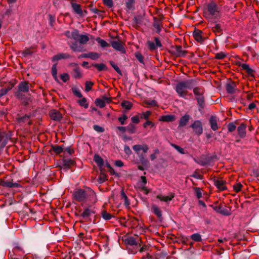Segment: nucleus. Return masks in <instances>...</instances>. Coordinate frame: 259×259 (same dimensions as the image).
Returning a JSON list of instances; mask_svg holds the SVG:
<instances>
[{
    "mask_svg": "<svg viewBox=\"0 0 259 259\" xmlns=\"http://www.w3.org/2000/svg\"><path fill=\"white\" fill-rule=\"evenodd\" d=\"M153 26L156 30V32L160 33L161 30L162 25L160 21H157L154 22Z\"/></svg>",
    "mask_w": 259,
    "mask_h": 259,
    "instance_id": "38",
    "label": "nucleus"
},
{
    "mask_svg": "<svg viewBox=\"0 0 259 259\" xmlns=\"http://www.w3.org/2000/svg\"><path fill=\"white\" fill-rule=\"evenodd\" d=\"M135 56L140 62L143 63V62H144L143 57L140 53H136Z\"/></svg>",
    "mask_w": 259,
    "mask_h": 259,
    "instance_id": "63",
    "label": "nucleus"
},
{
    "mask_svg": "<svg viewBox=\"0 0 259 259\" xmlns=\"http://www.w3.org/2000/svg\"><path fill=\"white\" fill-rule=\"evenodd\" d=\"M126 131L130 134H134L136 132V126L131 123L126 127Z\"/></svg>",
    "mask_w": 259,
    "mask_h": 259,
    "instance_id": "48",
    "label": "nucleus"
},
{
    "mask_svg": "<svg viewBox=\"0 0 259 259\" xmlns=\"http://www.w3.org/2000/svg\"><path fill=\"white\" fill-rule=\"evenodd\" d=\"M135 2L136 0H126L125 6L127 11H130L134 9Z\"/></svg>",
    "mask_w": 259,
    "mask_h": 259,
    "instance_id": "26",
    "label": "nucleus"
},
{
    "mask_svg": "<svg viewBox=\"0 0 259 259\" xmlns=\"http://www.w3.org/2000/svg\"><path fill=\"white\" fill-rule=\"evenodd\" d=\"M219 212L223 214V215H230L231 213H230V209H228L226 208H224V207H220L219 208Z\"/></svg>",
    "mask_w": 259,
    "mask_h": 259,
    "instance_id": "46",
    "label": "nucleus"
},
{
    "mask_svg": "<svg viewBox=\"0 0 259 259\" xmlns=\"http://www.w3.org/2000/svg\"><path fill=\"white\" fill-rule=\"evenodd\" d=\"M110 64L118 73L121 74L120 69L113 61L110 62Z\"/></svg>",
    "mask_w": 259,
    "mask_h": 259,
    "instance_id": "61",
    "label": "nucleus"
},
{
    "mask_svg": "<svg viewBox=\"0 0 259 259\" xmlns=\"http://www.w3.org/2000/svg\"><path fill=\"white\" fill-rule=\"evenodd\" d=\"M70 47L74 52L83 51V47L81 45H78L76 42L72 43L70 45Z\"/></svg>",
    "mask_w": 259,
    "mask_h": 259,
    "instance_id": "25",
    "label": "nucleus"
},
{
    "mask_svg": "<svg viewBox=\"0 0 259 259\" xmlns=\"http://www.w3.org/2000/svg\"><path fill=\"white\" fill-rule=\"evenodd\" d=\"M74 0H71V5L73 10V11L80 16H82L83 15V11L81 9V6L80 5L73 2Z\"/></svg>",
    "mask_w": 259,
    "mask_h": 259,
    "instance_id": "13",
    "label": "nucleus"
},
{
    "mask_svg": "<svg viewBox=\"0 0 259 259\" xmlns=\"http://www.w3.org/2000/svg\"><path fill=\"white\" fill-rule=\"evenodd\" d=\"M176 51L179 56H184L186 55V52L182 50L181 46H177L176 48Z\"/></svg>",
    "mask_w": 259,
    "mask_h": 259,
    "instance_id": "52",
    "label": "nucleus"
},
{
    "mask_svg": "<svg viewBox=\"0 0 259 259\" xmlns=\"http://www.w3.org/2000/svg\"><path fill=\"white\" fill-rule=\"evenodd\" d=\"M235 84L234 82L228 83L226 85V90L229 94H233L235 91Z\"/></svg>",
    "mask_w": 259,
    "mask_h": 259,
    "instance_id": "28",
    "label": "nucleus"
},
{
    "mask_svg": "<svg viewBox=\"0 0 259 259\" xmlns=\"http://www.w3.org/2000/svg\"><path fill=\"white\" fill-rule=\"evenodd\" d=\"M74 164V161L71 159H65L63 160V164L62 168L63 169L67 170L69 167Z\"/></svg>",
    "mask_w": 259,
    "mask_h": 259,
    "instance_id": "20",
    "label": "nucleus"
},
{
    "mask_svg": "<svg viewBox=\"0 0 259 259\" xmlns=\"http://www.w3.org/2000/svg\"><path fill=\"white\" fill-rule=\"evenodd\" d=\"M209 123L211 128L213 131H215L218 129L219 127L218 125L217 120L215 116H212L210 117L209 119Z\"/></svg>",
    "mask_w": 259,
    "mask_h": 259,
    "instance_id": "22",
    "label": "nucleus"
},
{
    "mask_svg": "<svg viewBox=\"0 0 259 259\" xmlns=\"http://www.w3.org/2000/svg\"><path fill=\"white\" fill-rule=\"evenodd\" d=\"M94 85V82L91 81H87L85 83V91L89 92L92 90V86Z\"/></svg>",
    "mask_w": 259,
    "mask_h": 259,
    "instance_id": "47",
    "label": "nucleus"
},
{
    "mask_svg": "<svg viewBox=\"0 0 259 259\" xmlns=\"http://www.w3.org/2000/svg\"><path fill=\"white\" fill-rule=\"evenodd\" d=\"M175 119L176 117L174 115H166L162 116L160 118V120L169 122L175 120Z\"/></svg>",
    "mask_w": 259,
    "mask_h": 259,
    "instance_id": "27",
    "label": "nucleus"
},
{
    "mask_svg": "<svg viewBox=\"0 0 259 259\" xmlns=\"http://www.w3.org/2000/svg\"><path fill=\"white\" fill-rule=\"evenodd\" d=\"M151 112L149 111H147L145 112L142 113L141 117V118H144L145 119H148L151 115Z\"/></svg>",
    "mask_w": 259,
    "mask_h": 259,
    "instance_id": "59",
    "label": "nucleus"
},
{
    "mask_svg": "<svg viewBox=\"0 0 259 259\" xmlns=\"http://www.w3.org/2000/svg\"><path fill=\"white\" fill-rule=\"evenodd\" d=\"M202 31L198 29H195L193 32V36L195 39L199 43H202L203 42V38L202 36Z\"/></svg>",
    "mask_w": 259,
    "mask_h": 259,
    "instance_id": "17",
    "label": "nucleus"
},
{
    "mask_svg": "<svg viewBox=\"0 0 259 259\" xmlns=\"http://www.w3.org/2000/svg\"><path fill=\"white\" fill-rule=\"evenodd\" d=\"M246 125L244 123H241L237 128L238 135L241 138H244L246 136Z\"/></svg>",
    "mask_w": 259,
    "mask_h": 259,
    "instance_id": "19",
    "label": "nucleus"
},
{
    "mask_svg": "<svg viewBox=\"0 0 259 259\" xmlns=\"http://www.w3.org/2000/svg\"><path fill=\"white\" fill-rule=\"evenodd\" d=\"M243 185L240 183H237L233 186V188L236 192H239L241 191Z\"/></svg>",
    "mask_w": 259,
    "mask_h": 259,
    "instance_id": "54",
    "label": "nucleus"
},
{
    "mask_svg": "<svg viewBox=\"0 0 259 259\" xmlns=\"http://www.w3.org/2000/svg\"><path fill=\"white\" fill-rule=\"evenodd\" d=\"M134 151L139 156H142L143 153L147 152L149 148L146 144L143 145H135L133 147Z\"/></svg>",
    "mask_w": 259,
    "mask_h": 259,
    "instance_id": "8",
    "label": "nucleus"
},
{
    "mask_svg": "<svg viewBox=\"0 0 259 259\" xmlns=\"http://www.w3.org/2000/svg\"><path fill=\"white\" fill-rule=\"evenodd\" d=\"M99 55L97 53L90 52L88 54H83L80 55L78 58H89L92 60H96L99 58Z\"/></svg>",
    "mask_w": 259,
    "mask_h": 259,
    "instance_id": "18",
    "label": "nucleus"
},
{
    "mask_svg": "<svg viewBox=\"0 0 259 259\" xmlns=\"http://www.w3.org/2000/svg\"><path fill=\"white\" fill-rule=\"evenodd\" d=\"M73 76L75 78H79L81 77V73L78 68H74Z\"/></svg>",
    "mask_w": 259,
    "mask_h": 259,
    "instance_id": "49",
    "label": "nucleus"
},
{
    "mask_svg": "<svg viewBox=\"0 0 259 259\" xmlns=\"http://www.w3.org/2000/svg\"><path fill=\"white\" fill-rule=\"evenodd\" d=\"M95 66L100 71L105 70L106 69V66L104 64H96Z\"/></svg>",
    "mask_w": 259,
    "mask_h": 259,
    "instance_id": "56",
    "label": "nucleus"
},
{
    "mask_svg": "<svg viewBox=\"0 0 259 259\" xmlns=\"http://www.w3.org/2000/svg\"><path fill=\"white\" fill-rule=\"evenodd\" d=\"M191 88V82L189 80L181 81L178 83L176 87V90L180 97L186 98L187 95L188 89Z\"/></svg>",
    "mask_w": 259,
    "mask_h": 259,
    "instance_id": "4",
    "label": "nucleus"
},
{
    "mask_svg": "<svg viewBox=\"0 0 259 259\" xmlns=\"http://www.w3.org/2000/svg\"><path fill=\"white\" fill-rule=\"evenodd\" d=\"M191 239L196 242H199L201 241V236L198 233H195L191 235Z\"/></svg>",
    "mask_w": 259,
    "mask_h": 259,
    "instance_id": "44",
    "label": "nucleus"
},
{
    "mask_svg": "<svg viewBox=\"0 0 259 259\" xmlns=\"http://www.w3.org/2000/svg\"><path fill=\"white\" fill-rule=\"evenodd\" d=\"M121 106L123 108L130 110L132 107V104L128 101H124L122 102Z\"/></svg>",
    "mask_w": 259,
    "mask_h": 259,
    "instance_id": "41",
    "label": "nucleus"
},
{
    "mask_svg": "<svg viewBox=\"0 0 259 259\" xmlns=\"http://www.w3.org/2000/svg\"><path fill=\"white\" fill-rule=\"evenodd\" d=\"M94 160L99 166L101 167L103 165V164H104L103 160L98 155L96 154L94 156Z\"/></svg>",
    "mask_w": 259,
    "mask_h": 259,
    "instance_id": "33",
    "label": "nucleus"
},
{
    "mask_svg": "<svg viewBox=\"0 0 259 259\" xmlns=\"http://www.w3.org/2000/svg\"><path fill=\"white\" fill-rule=\"evenodd\" d=\"M150 248V246L147 245H144L142 247H140V252H146V257L148 258H150L151 257L149 253L148 252Z\"/></svg>",
    "mask_w": 259,
    "mask_h": 259,
    "instance_id": "32",
    "label": "nucleus"
},
{
    "mask_svg": "<svg viewBox=\"0 0 259 259\" xmlns=\"http://www.w3.org/2000/svg\"><path fill=\"white\" fill-rule=\"evenodd\" d=\"M50 116L52 119L59 121L62 118V114L57 110H52L50 112Z\"/></svg>",
    "mask_w": 259,
    "mask_h": 259,
    "instance_id": "14",
    "label": "nucleus"
},
{
    "mask_svg": "<svg viewBox=\"0 0 259 259\" xmlns=\"http://www.w3.org/2000/svg\"><path fill=\"white\" fill-rule=\"evenodd\" d=\"M29 91L28 83L27 81L21 82L18 85V89L15 93V96L23 104H27L30 98Z\"/></svg>",
    "mask_w": 259,
    "mask_h": 259,
    "instance_id": "2",
    "label": "nucleus"
},
{
    "mask_svg": "<svg viewBox=\"0 0 259 259\" xmlns=\"http://www.w3.org/2000/svg\"><path fill=\"white\" fill-rule=\"evenodd\" d=\"M92 213H94L93 211L90 208H87L83 211L81 214V216L83 218H87L90 216Z\"/></svg>",
    "mask_w": 259,
    "mask_h": 259,
    "instance_id": "42",
    "label": "nucleus"
},
{
    "mask_svg": "<svg viewBox=\"0 0 259 259\" xmlns=\"http://www.w3.org/2000/svg\"><path fill=\"white\" fill-rule=\"evenodd\" d=\"M73 94L78 98H81L82 94L80 90L76 87H72L71 88Z\"/></svg>",
    "mask_w": 259,
    "mask_h": 259,
    "instance_id": "37",
    "label": "nucleus"
},
{
    "mask_svg": "<svg viewBox=\"0 0 259 259\" xmlns=\"http://www.w3.org/2000/svg\"><path fill=\"white\" fill-rule=\"evenodd\" d=\"M141 182H140L138 184L139 185V187H141L142 186H145V185L147 183L146 177L144 176H142L141 177Z\"/></svg>",
    "mask_w": 259,
    "mask_h": 259,
    "instance_id": "62",
    "label": "nucleus"
},
{
    "mask_svg": "<svg viewBox=\"0 0 259 259\" xmlns=\"http://www.w3.org/2000/svg\"><path fill=\"white\" fill-rule=\"evenodd\" d=\"M52 75L55 80L58 81L57 63L54 64L52 67Z\"/></svg>",
    "mask_w": 259,
    "mask_h": 259,
    "instance_id": "34",
    "label": "nucleus"
},
{
    "mask_svg": "<svg viewBox=\"0 0 259 259\" xmlns=\"http://www.w3.org/2000/svg\"><path fill=\"white\" fill-rule=\"evenodd\" d=\"M2 185L8 188H18L20 186L19 184L11 181H4L3 182Z\"/></svg>",
    "mask_w": 259,
    "mask_h": 259,
    "instance_id": "24",
    "label": "nucleus"
},
{
    "mask_svg": "<svg viewBox=\"0 0 259 259\" xmlns=\"http://www.w3.org/2000/svg\"><path fill=\"white\" fill-rule=\"evenodd\" d=\"M73 198L78 202L86 203L88 205L95 204L97 198L95 192L90 188L76 189L73 193Z\"/></svg>",
    "mask_w": 259,
    "mask_h": 259,
    "instance_id": "1",
    "label": "nucleus"
},
{
    "mask_svg": "<svg viewBox=\"0 0 259 259\" xmlns=\"http://www.w3.org/2000/svg\"><path fill=\"white\" fill-rule=\"evenodd\" d=\"M104 4L109 8H111L113 6L112 0H103Z\"/></svg>",
    "mask_w": 259,
    "mask_h": 259,
    "instance_id": "64",
    "label": "nucleus"
},
{
    "mask_svg": "<svg viewBox=\"0 0 259 259\" xmlns=\"http://www.w3.org/2000/svg\"><path fill=\"white\" fill-rule=\"evenodd\" d=\"M111 46L116 50L120 52L121 53H124L125 50L122 43L120 41L113 40L111 41Z\"/></svg>",
    "mask_w": 259,
    "mask_h": 259,
    "instance_id": "12",
    "label": "nucleus"
},
{
    "mask_svg": "<svg viewBox=\"0 0 259 259\" xmlns=\"http://www.w3.org/2000/svg\"><path fill=\"white\" fill-rule=\"evenodd\" d=\"M71 57V56L68 53H60L53 57L52 61L53 62H56L61 59H68Z\"/></svg>",
    "mask_w": 259,
    "mask_h": 259,
    "instance_id": "15",
    "label": "nucleus"
},
{
    "mask_svg": "<svg viewBox=\"0 0 259 259\" xmlns=\"http://www.w3.org/2000/svg\"><path fill=\"white\" fill-rule=\"evenodd\" d=\"M12 136V134L10 131L7 133L0 131V147L1 148H3L6 145L8 141L11 139Z\"/></svg>",
    "mask_w": 259,
    "mask_h": 259,
    "instance_id": "6",
    "label": "nucleus"
},
{
    "mask_svg": "<svg viewBox=\"0 0 259 259\" xmlns=\"http://www.w3.org/2000/svg\"><path fill=\"white\" fill-rule=\"evenodd\" d=\"M60 77L64 82H67L69 79V76L67 73L61 74Z\"/></svg>",
    "mask_w": 259,
    "mask_h": 259,
    "instance_id": "57",
    "label": "nucleus"
},
{
    "mask_svg": "<svg viewBox=\"0 0 259 259\" xmlns=\"http://www.w3.org/2000/svg\"><path fill=\"white\" fill-rule=\"evenodd\" d=\"M18 124L22 126H29L32 121L31 115H25L24 116L17 118Z\"/></svg>",
    "mask_w": 259,
    "mask_h": 259,
    "instance_id": "7",
    "label": "nucleus"
},
{
    "mask_svg": "<svg viewBox=\"0 0 259 259\" xmlns=\"http://www.w3.org/2000/svg\"><path fill=\"white\" fill-rule=\"evenodd\" d=\"M96 40L102 48H106L110 47L109 44L106 42L105 40L102 39L100 37H97L96 39Z\"/></svg>",
    "mask_w": 259,
    "mask_h": 259,
    "instance_id": "30",
    "label": "nucleus"
},
{
    "mask_svg": "<svg viewBox=\"0 0 259 259\" xmlns=\"http://www.w3.org/2000/svg\"><path fill=\"white\" fill-rule=\"evenodd\" d=\"M242 69L245 70L248 74H251L253 72V70L249 67V66L247 64L243 63L241 65Z\"/></svg>",
    "mask_w": 259,
    "mask_h": 259,
    "instance_id": "45",
    "label": "nucleus"
},
{
    "mask_svg": "<svg viewBox=\"0 0 259 259\" xmlns=\"http://www.w3.org/2000/svg\"><path fill=\"white\" fill-rule=\"evenodd\" d=\"M236 127V125L234 123H230L228 125V131L230 132H232L235 130Z\"/></svg>",
    "mask_w": 259,
    "mask_h": 259,
    "instance_id": "60",
    "label": "nucleus"
},
{
    "mask_svg": "<svg viewBox=\"0 0 259 259\" xmlns=\"http://www.w3.org/2000/svg\"><path fill=\"white\" fill-rule=\"evenodd\" d=\"M78 40L80 44H85L89 41V38L87 35H80Z\"/></svg>",
    "mask_w": 259,
    "mask_h": 259,
    "instance_id": "36",
    "label": "nucleus"
},
{
    "mask_svg": "<svg viewBox=\"0 0 259 259\" xmlns=\"http://www.w3.org/2000/svg\"><path fill=\"white\" fill-rule=\"evenodd\" d=\"M152 208L154 213L156 215L158 218H160L162 217L161 210L158 206L153 205L152 206Z\"/></svg>",
    "mask_w": 259,
    "mask_h": 259,
    "instance_id": "29",
    "label": "nucleus"
},
{
    "mask_svg": "<svg viewBox=\"0 0 259 259\" xmlns=\"http://www.w3.org/2000/svg\"><path fill=\"white\" fill-rule=\"evenodd\" d=\"M53 151L56 153V154H60L61 152H63V148L60 146H55L53 147Z\"/></svg>",
    "mask_w": 259,
    "mask_h": 259,
    "instance_id": "51",
    "label": "nucleus"
},
{
    "mask_svg": "<svg viewBox=\"0 0 259 259\" xmlns=\"http://www.w3.org/2000/svg\"><path fill=\"white\" fill-rule=\"evenodd\" d=\"M193 93L196 96L198 104L201 108L204 106V90L202 88L196 87L193 89Z\"/></svg>",
    "mask_w": 259,
    "mask_h": 259,
    "instance_id": "5",
    "label": "nucleus"
},
{
    "mask_svg": "<svg viewBox=\"0 0 259 259\" xmlns=\"http://www.w3.org/2000/svg\"><path fill=\"white\" fill-rule=\"evenodd\" d=\"M174 197V194L173 193H170L168 196H164L162 195H158L157 196V198L159 199L160 201H164L165 202H168L172 200V199Z\"/></svg>",
    "mask_w": 259,
    "mask_h": 259,
    "instance_id": "21",
    "label": "nucleus"
},
{
    "mask_svg": "<svg viewBox=\"0 0 259 259\" xmlns=\"http://www.w3.org/2000/svg\"><path fill=\"white\" fill-rule=\"evenodd\" d=\"M220 9L218 5L214 2H211L206 5L204 9V15L207 19L217 18L219 15Z\"/></svg>",
    "mask_w": 259,
    "mask_h": 259,
    "instance_id": "3",
    "label": "nucleus"
},
{
    "mask_svg": "<svg viewBox=\"0 0 259 259\" xmlns=\"http://www.w3.org/2000/svg\"><path fill=\"white\" fill-rule=\"evenodd\" d=\"M79 105L85 108H87L89 106L88 104L87 103V99L85 98H82L78 101Z\"/></svg>",
    "mask_w": 259,
    "mask_h": 259,
    "instance_id": "50",
    "label": "nucleus"
},
{
    "mask_svg": "<svg viewBox=\"0 0 259 259\" xmlns=\"http://www.w3.org/2000/svg\"><path fill=\"white\" fill-rule=\"evenodd\" d=\"M171 145L175 149H176L180 153L182 154H185L184 149L181 148L180 146L175 145L174 144H171Z\"/></svg>",
    "mask_w": 259,
    "mask_h": 259,
    "instance_id": "53",
    "label": "nucleus"
},
{
    "mask_svg": "<svg viewBox=\"0 0 259 259\" xmlns=\"http://www.w3.org/2000/svg\"><path fill=\"white\" fill-rule=\"evenodd\" d=\"M80 35L79 34V31L77 29H74L71 32V38L76 40L79 39Z\"/></svg>",
    "mask_w": 259,
    "mask_h": 259,
    "instance_id": "43",
    "label": "nucleus"
},
{
    "mask_svg": "<svg viewBox=\"0 0 259 259\" xmlns=\"http://www.w3.org/2000/svg\"><path fill=\"white\" fill-rule=\"evenodd\" d=\"M121 199L124 200L125 205L128 206L130 204V202L128 201V198L123 190L121 191Z\"/></svg>",
    "mask_w": 259,
    "mask_h": 259,
    "instance_id": "40",
    "label": "nucleus"
},
{
    "mask_svg": "<svg viewBox=\"0 0 259 259\" xmlns=\"http://www.w3.org/2000/svg\"><path fill=\"white\" fill-rule=\"evenodd\" d=\"M102 218L105 220H109L111 219L112 215L111 214L105 211H103L102 213Z\"/></svg>",
    "mask_w": 259,
    "mask_h": 259,
    "instance_id": "55",
    "label": "nucleus"
},
{
    "mask_svg": "<svg viewBox=\"0 0 259 259\" xmlns=\"http://www.w3.org/2000/svg\"><path fill=\"white\" fill-rule=\"evenodd\" d=\"M215 186L221 191L225 190L227 189L226 187V183L224 181L220 179L214 180Z\"/></svg>",
    "mask_w": 259,
    "mask_h": 259,
    "instance_id": "16",
    "label": "nucleus"
},
{
    "mask_svg": "<svg viewBox=\"0 0 259 259\" xmlns=\"http://www.w3.org/2000/svg\"><path fill=\"white\" fill-rule=\"evenodd\" d=\"M191 127L193 128L195 133L198 135H200L203 133V126L202 122L197 120L191 125Z\"/></svg>",
    "mask_w": 259,
    "mask_h": 259,
    "instance_id": "9",
    "label": "nucleus"
},
{
    "mask_svg": "<svg viewBox=\"0 0 259 259\" xmlns=\"http://www.w3.org/2000/svg\"><path fill=\"white\" fill-rule=\"evenodd\" d=\"M96 105L100 108H103L105 106V101L101 98H98L95 101Z\"/></svg>",
    "mask_w": 259,
    "mask_h": 259,
    "instance_id": "35",
    "label": "nucleus"
},
{
    "mask_svg": "<svg viewBox=\"0 0 259 259\" xmlns=\"http://www.w3.org/2000/svg\"><path fill=\"white\" fill-rule=\"evenodd\" d=\"M226 56V54L224 52H219L215 55V58L217 59H223Z\"/></svg>",
    "mask_w": 259,
    "mask_h": 259,
    "instance_id": "58",
    "label": "nucleus"
},
{
    "mask_svg": "<svg viewBox=\"0 0 259 259\" xmlns=\"http://www.w3.org/2000/svg\"><path fill=\"white\" fill-rule=\"evenodd\" d=\"M154 40L155 42L150 40L147 41L148 46L151 51L155 50L157 48L162 47V44L158 38L155 37Z\"/></svg>",
    "mask_w": 259,
    "mask_h": 259,
    "instance_id": "10",
    "label": "nucleus"
},
{
    "mask_svg": "<svg viewBox=\"0 0 259 259\" xmlns=\"http://www.w3.org/2000/svg\"><path fill=\"white\" fill-rule=\"evenodd\" d=\"M190 119V116L188 114H185L183 116H182L180 120L179 121V126H185L187 123L188 122L189 120Z\"/></svg>",
    "mask_w": 259,
    "mask_h": 259,
    "instance_id": "23",
    "label": "nucleus"
},
{
    "mask_svg": "<svg viewBox=\"0 0 259 259\" xmlns=\"http://www.w3.org/2000/svg\"><path fill=\"white\" fill-rule=\"evenodd\" d=\"M144 106L145 107H148V106H156V102L154 100H146L143 103Z\"/></svg>",
    "mask_w": 259,
    "mask_h": 259,
    "instance_id": "39",
    "label": "nucleus"
},
{
    "mask_svg": "<svg viewBox=\"0 0 259 259\" xmlns=\"http://www.w3.org/2000/svg\"><path fill=\"white\" fill-rule=\"evenodd\" d=\"M124 241L127 245V248H131L132 245H137V244L140 243V239L138 237H137L136 238L130 237L126 238Z\"/></svg>",
    "mask_w": 259,
    "mask_h": 259,
    "instance_id": "11",
    "label": "nucleus"
},
{
    "mask_svg": "<svg viewBox=\"0 0 259 259\" xmlns=\"http://www.w3.org/2000/svg\"><path fill=\"white\" fill-rule=\"evenodd\" d=\"M141 246L140 243L137 244V245H132L131 248H127L128 252L133 254H135L138 251H140V247Z\"/></svg>",
    "mask_w": 259,
    "mask_h": 259,
    "instance_id": "31",
    "label": "nucleus"
}]
</instances>
